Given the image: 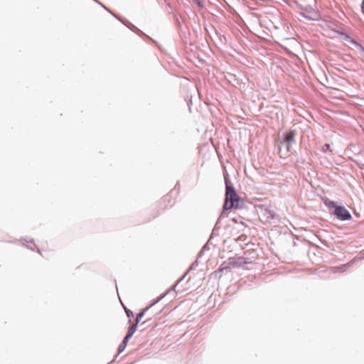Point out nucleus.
I'll return each instance as SVG.
<instances>
[{"label":"nucleus","mask_w":364,"mask_h":364,"mask_svg":"<svg viewBox=\"0 0 364 364\" xmlns=\"http://www.w3.org/2000/svg\"><path fill=\"white\" fill-rule=\"evenodd\" d=\"M127 316L129 317L130 316H133L132 312L130 310H125Z\"/></svg>","instance_id":"8"},{"label":"nucleus","mask_w":364,"mask_h":364,"mask_svg":"<svg viewBox=\"0 0 364 364\" xmlns=\"http://www.w3.org/2000/svg\"><path fill=\"white\" fill-rule=\"evenodd\" d=\"M144 312H140L139 314H137L135 323H136L137 324L139 323L140 319L144 316Z\"/></svg>","instance_id":"5"},{"label":"nucleus","mask_w":364,"mask_h":364,"mask_svg":"<svg viewBox=\"0 0 364 364\" xmlns=\"http://www.w3.org/2000/svg\"><path fill=\"white\" fill-rule=\"evenodd\" d=\"M296 133L294 130H289L284 134V141L289 144L294 141Z\"/></svg>","instance_id":"3"},{"label":"nucleus","mask_w":364,"mask_h":364,"mask_svg":"<svg viewBox=\"0 0 364 364\" xmlns=\"http://www.w3.org/2000/svg\"><path fill=\"white\" fill-rule=\"evenodd\" d=\"M335 215L341 220H346L351 218L350 213L343 207L336 206L334 211Z\"/></svg>","instance_id":"2"},{"label":"nucleus","mask_w":364,"mask_h":364,"mask_svg":"<svg viewBox=\"0 0 364 364\" xmlns=\"http://www.w3.org/2000/svg\"><path fill=\"white\" fill-rule=\"evenodd\" d=\"M131 337H128V335L127 334V336H125V338H124L122 343H123V348H126L127 346V343L128 342V341L129 340Z\"/></svg>","instance_id":"6"},{"label":"nucleus","mask_w":364,"mask_h":364,"mask_svg":"<svg viewBox=\"0 0 364 364\" xmlns=\"http://www.w3.org/2000/svg\"><path fill=\"white\" fill-rule=\"evenodd\" d=\"M225 201L224 204V209L230 210L232 208H237L239 207L240 197L236 193L234 188L230 184V181L225 177Z\"/></svg>","instance_id":"1"},{"label":"nucleus","mask_w":364,"mask_h":364,"mask_svg":"<svg viewBox=\"0 0 364 364\" xmlns=\"http://www.w3.org/2000/svg\"><path fill=\"white\" fill-rule=\"evenodd\" d=\"M137 323H133L129 331H128V333H127V335H128V337H132V335L134 333V332L136 331V327H137Z\"/></svg>","instance_id":"4"},{"label":"nucleus","mask_w":364,"mask_h":364,"mask_svg":"<svg viewBox=\"0 0 364 364\" xmlns=\"http://www.w3.org/2000/svg\"><path fill=\"white\" fill-rule=\"evenodd\" d=\"M125 348H123V343H122L119 346V353L122 352L124 350Z\"/></svg>","instance_id":"7"},{"label":"nucleus","mask_w":364,"mask_h":364,"mask_svg":"<svg viewBox=\"0 0 364 364\" xmlns=\"http://www.w3.org/2000/svg\"><path fill=\"white\" fill-rule=\"evenodd\" d=\"M324 147H325V149H329V145L326 144L324 145Z\"/></svg>","instance_id":"9"}]
</instances>
